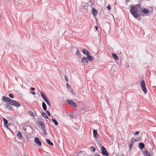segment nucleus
Masks as SVG:
<instances>
[{
  "label": "nucleus",
  "instance_id": "obj_29",
  "mask_svg": "<svg viewBox=\"0 0 156 156\" xmlns=\"http://www.w3.org/2000/svg\"><path fill=\"white\" fill-rule=\"evenodd\" d=\"M90 148H91V151L93 152H94V151H95L96 150V149L94 147L92 146V147H91Z\"/></svg>",
  "mask_w": 156,
  "mask_h": 156
},
{
  "label": "nucleus",
  "instance_id": "obj_23",
  "mask_svg": "<svg viewBox=\"0 0 156 156\" xmlns=\"http://www.w3.org/2000/svg\"><path fill=\"white\" fill-rule=\"evenodd\" d=\"M76 55H78V56L80 57L81 56V54L80 52H79V49L77 48H76Z\"/></svg>",
  "mask_w": 156,
  "mask_h": 156
},
{
  "label": "nucleus",
  "instance_id": "obj_16",
  "mask_svg": "<svg viewBox=\"0 0 156 156\" xmlns=\"http://www.w3.org/2000/svg\"><path fill=\"white\" fill-rule=\"evenodd\" d=\"M143 153L144 156H151V155L147 150H144V151L143 152Z\"/></svg>",
  "mask_w": 156,
  "mask_h": 156
},
{
  "label": "nucleus",
  "instance_id": "obj_9",
  "mask_svg": "<svg viewBox=\"0 0 156 156\" xmlns=\"http://www.w3.org/2000/svg\"><path fill=\"white\" fill-rule=\"evenodd\" d=\"M133 6L134 8L140 9V10H139V12H140L141 10H142V7L140 4H138L135 5Z\"/></svg>",
  "mask_w": 156,
  "mask_h": 156
},
{
  "label": "nucleus",
  "instance_id": "obj_12",
  "mask_svg": "<svg viewBox=\"0 0 156 156\" xmlns=\"http://www.w3.org/2000/svg\"><path fill=\"white\" fill-rule=\"evenodd\" d=\"M140 138L138 137L135 139L132 138L130 141L133 143L135 142L138 141L140 140Z\"/></svg>",
  "mask_w": 156,
  "mask_h": 156
},
{
  "label": "nucleus",
  "instance_id": "obj_28",
  "mask_svg": "<svg viewBox=\"0 0 156 156\" xmlns=\"http://www.w3.org/2000/svg\"><path fill=\"white\" fill-rule=\"evenodd\" d=\"M133 143H132L131 141H130L129 143V149H130L133 147Z\"/></svg>",
  "mask_w": 156,
  "mask_h": 156
},
{
  "label": "nucleus",
  "instance_id": "obj_26",
  "mask_svg": "<svg viewBox=\"0 0 156 156\" xmlns=\"http://www.w3.org/2000/svg\"><path fill=\"white\" fill-rule=\"evenodd\" d=\"M51 120L54 123L55 125L57 126L58 124V122L55 119L53 118H52Z\"/></svg>",
  "mask_w": 156,
  "mask_h": 156
},
{
  "label": "nucleus",
  "instance_id": "obj_30",
  "mask_svg": "<svg viewBox=\"0 0 156 156\" xmlns=\"http://www.w3.org/2000/svg\"><path fill=\"white\" fill-rule=\"evenodd\" d=\"M29 113L30 115L31 116H32V117L34 116V114L33 112H32L31 111H29Z\"/></svg>",
  "mask_w": 156,
  "mask_h": 156
},
{
  "label": "nucleus",
  "instance_id": "obj_41",
  "mask_svg": "<svg viewBox=\"0 0 156 156\" xmlns=\"http://www.w3.org/2000/svg\"><path fill=\"white\" fill-rule=\"evenodd\" d=\"M23 129L25 130V131H26L27 128L26 127H23Z\"/></svg>",
  "mask_w": 156,
  "mask_h": 156
},
{
  "label": "nucleus",
  "instance_id": "obj_36",
  "mask_svg": "<svg viewBox=\"0 0 156 156\" xmlns=\"http://www.w3.org/2000/svg\"><path fill=\"white\" fill-rule=\"evenodd\" d=\"M30 93L34 95L36 94V93L34 91H31L30 92Z\"/></svg>",
  "mask_w": 156,
  "mask_h": 156
},
{
  "label": "nucleus",
  "instance_id": "obj_14",
  "mask_svg": "<svg viewBox=\"0 0 156 156\" xmlns=\"http://www.w3.org/2000/svg\"><path fill=\"white\" fill-rule=\"evenodd\" d=\"M93 136L95 138H97L98 133L96 130L94 129L93 130Z\"/></svg>",
  "mask_w": 156,
  "mask_h": 156
},
{
  "label": "nucleus",
  "instance_id": "obj_39",
  "mask_svg": "<svg viewBox=\"0 0 156 156\" xmlns=\"http://www.w3.org/2000/svg\"><path fill=\"white\" fill-rule=\"evenodd\" d=\"M30 90H35V89L34 87H31L30 88Z\"/></svg>",
  "mask_w": 156,
  "mask_h": 156
},
{
  "label": "nucleus",
  "instance_id": "obj_4",
  "mask_svg": "<svg viewBox=\"0 0 156 156\" xmlns=\"http://www.w3.org/2000/svg\"><path fill=\"white\" fill-rule=\"evenodd\" d=\"M40 94L41 97L43 99L44 101L46 102L49 107H50L51 103L47 97L45 96L44 94L42 92H41Z\"/></svg>",
  "mask_w": 156,
  "mask_h": 156
},
{
  "label": "nucleus",
  "instance_id": "obj_15",
  "mask_svg": "<svg viewBox=\"0 0 156 156\" xmlns=\"http://www.w3.org/2000/svg\"><path fill=\"white\" fill-rule=\"evenodd\" d=\"M81 62L83 63H88V61L87 57L86 58L83 57L81 59Z\"/></svg>",
  "mask_w": 156,
  "mask_h": 156
},
{
  "label": "nucleus",
  "instance_id": "obj_42",
  "mask_svg": "<svg viewBox=\"0 0 156 156\" xmlns=\"http://www.w3.org/2000/svg\"><path fill=\"white\" fill-rule=\"evenodd\" d=\"M69 116L71 117V118H73V116H72V115H71V114H70L69 115Z\"/></svg>",
  "mask_w": 156,
  "mask_h": 156
},
{
  "label": "nucleus",
  "instance_id": "obj_31",
  "mask_svg": "<svg viewBox=\"0 0 156 156\" xmlns=\"http://www.w3.org/2000/svg\"><path fill=\"white\" fill-rule=\"evenodd\" d=\"M9 96L11 98H14L13 95L12 94H9Z\"/></svg>",
  "mask_w": 156,
  "mask_h": 156
},
{
  "label": "nucleus",
  "instance_id": "obj_13",
  "mask_svg": "<svg viewBox=\"0 0 156 156\" xmlns=\"http://www.w3.org/2000/svg\"><path fill=\"white\" fill-rule=\"evenodd\" d=\"M10 105L9 104H7L5 105V108L10 109V110H12L13 109V107L12 106Z\"/></svg>",
  "mask_w": 156,
  "mask_h": 156
},
{
  "label": "nucleus",
  "instance_id": "obj_24",
  "mask_svg": "<svg viewBox=\"0 0 156 156\" xmlns=\"http://www.w3.org/2000/svg\"><path fill=\"white\" fill-rule=\"evenodd\" d=\"M46 141L47 143L49 145H51V146H53V143L50 140L48 139H47L46 140Z\"/></svg>",
  "mask_w": 156,
  "mask_h": 156
},
{
  "label": "nucleus",
  "instance_id": "obj_8",
  "mask_svg": "<svg viewBox=\"0 0 156 156\" xmlns=\"http://www.w3.org/2000/svg\"><path fill=\"white\" fill-rule=\"evenodd\" d=\"M34 142L36 144H37L39 146H41L42 143L39 138L37 137L35 138Z\"/></svg>",
  "mask_w": 156,
  "mask_h": 156
},
{
  "label": "nucleus",
  "instance_id": "obj_33",
  "mask_svg": "<svg viewBox=\"0 0 156 156\" xmlns=\"http://www.w3.org/2000/svg\"><path fill=\"white\" fill-rule=\"evenodd\" d=\"M65 80L66 81V82H68V77L66 76H65Z\"/></svg>",
  "mask_w": 156,
  "mask_h": 156
},
{
  "label": "nucleus",
  "instance_id": "obj_3",
  "mask_svg": "<svg viewBox=\"0 0 156 156\" xmlns=\"http://www.w3.org/2000/svg\"><path fill=\"white\" fill-rule=\"evenodd\" d=\"M37 124L41 126L42 130L43 132V133L45 135H47V134L46 132L45 126L44 123L41 121H39L38 122Z\"/></svg>",
  "mask_w": 156,
  "mask_h": 156
},
{
  "label": "nucleus",
  "instance_id": "obj_10",
  "mask_svg": "<svg viewBox=\"0 0 156 156\" xmlns=\"http://www.w3.org/2000/svg\"><path fill=\"white\" fill-rule=\"evenodd\" d=\"M144 144L142 142L140 143L138 145V147L141 150L144 148Z\"/></svg>",
  "mask_w": 156,
  "mask_h": 156
},
{
  "label": "nucleus",
  "instance_id": "obj_21",
  "mask_svg": "<svg viewBox=\"0 0 156 156\" xmlns=\"http://www.w3.org/2000/svg\"><path fill=\"white\" fill-rule=\"evenodd\" d=\"M41 115L44 117L45 118L47 119H48V116H47V115L45 113H44L43 112L41 111Z\"/></svg>",
  "mask_w": 156,
  "mask_h": 156
},
{
  "label": "nucleus",
  "instance_id": "obj_19",
  "mask_svg": "<svg viewBox=\"0 0 156 156\" xmlns=\"http://www.w3.org/2000/svg\"><path fill=\"white\" fill-rule=\"evenodd\" d=\"M42 107L44 111H46L47 110V106L46 104L44 102H42Z\"/></svg>",
  "mask_w": 156,
  "mask_h": 156
},
{
  "label": "nucleus",
  "instance_id": "obj_7",
  "mask_svg": "<svg viewBox=\"0 0 156 156\" xmlns=\"http://www.w3.org/2000/svg\"><path fill=\"white\" fill-rule=\"evenodd\" d=\"M66 101L67 104L74 106V107L76 108L77 107L76 103L73 102L72 100L67 99Z\"/></svg>",
  "mask_w": 156,
  "mask_h": 156
},
{
  "label": "nucleus",
  "instance_id": "obj_34",
  "mask_svg": "<svg viewBox=\"0 0 156 156\" xmlns=\"http://www.w3.org/2000/svg\"><path fill=\"white\" fill-rule=\"evenodd\" d=\"M107 9L108 10H111V7H110V5L109 4L108 6H107Z\"/></svg>",
  "mask_w": 156,
  "mask_h": 156
},
{
  "label": "nucleus",
  "instance_id": "obj_2",
  "mask_svg": "<svg viewBox=\"0 0 156 156\" xmlns=\"http://www.w3.org/2000/svg\"><path fill=\"white\" fill-rule=\"evenodd\" d=\"M138 9L134 8V6L133 5H131V8L130 10V12L134 18L140 20V19L138 18L140 16V15L138 13V12H139Z\"/></svg>",
  "mask_w": 156,
  "mask_h": 156
},
{
  "label": "nucleus",
  "instance_id": "obj_35",
  "mask_svg": "<svg viewBox=\"0 0 156 156\" xmlns=\"http://www.w3.org/2000/svg\"><path fill=\"white\" fill-rule=\"evenodd\" d=\"M140 132L139 131H136L134 135H137L139 134Z\"/></svg>",
  "mask_w": 156,
  "mask_h": 156
},
{
  "label": "nucleus",
  "instance_id": "obj_45",
  "mask_svg": "<svg viewBox=\"0 0 156 156\" xmlns=\"http://www.w3.org/2000/svg\"><path fill=\"white\" fill-rule=\"evenodd\" d=\"M97 156H101L100 155H98Z\"/></svg>",
  "mask_w": 156,
  "mask_h": 156
},
{
  "label": "nucleus",
  "instance_id": "obj_6",
  "mask_svg": "<svg viewBox=\"0 0 156 156\" xmlns=\"http://www.w3.org/2000/svg\"><path fill=\"white\" fill-rule=\"evenodd\" d=\"M101 153L102 154L105 156H108L109 155V154L106 150L105 147L103 146H102L101 147Z\"/></svg>",
  "mask_w": 156,
  "mask_h": 156
},
{
  "label": "nucleus",
  "instance_id": "obj_20",
  "mask_svg": "<svg viewBox=\"0 0 156 156\" xmlns=\"http://www.w3.org/2000/svg\"><path fill=\"white\" fill-rule=\"evenodd\" d=\"M87 58L89 61H91L94 60L93 57L90 55V54L87 56Z\"/></svg>",
  "mask_w": 156,
  "mask_h": 156
},
{
  "label": "nucleus",
  "instance_id": "obj_44",
  "mask_svg": "<svg viewBox=\"0 0 156 156\" xmlns=\"http://www.w3.org/2000/svg\"><path fill=\"white\" fill-rule=\"evenodd\" d=\"M127 67H129V66H127Z\"/></svg>",
  "mask_w": 156,
  "mask_h": 156
},
{
  "label": "nucleus",
  "instance_id": "obj_5",
  "mask_svg": "<svg viewBox=\"0 0 156 156\" xmlns=\"http://www.w3.org/2000/svg\"><path fill=\"white\" fill-rule=\"evenodd\" d=\"M140 86L142 89L145 94H146L147 93V90L145 84V81L143 80L141 82Z\"/></svg>",
  "mask_w": 156,
  "mask_h": 156
},
{
  "label": "nucleus",
  "instance_id": "obj_25",
  "mask_svg": "<svg viewBox=\"0 0 156 156\" xmlns=\"http://www.w3.org/2000/svg\"><path fill=\"white\" fill-rule=\"evenodd\" d=\"M2 119L4 123V125H7L8 123V122L7 120L4 118H2Z\"/></svg>",
  "mask_w": 156,
  "mask_h": 156
},
{
  "label": "nucleus",
  "instance_id": "obj_38",
  "mask_svg": "<svg viewBox=\"0 0 156 156\" xmlns=\"http://www.w3.org/2000/svg\"><path fill=\"white\" fill-rule=\"evenodd\" d=\"M94 27H95V29L96 30V31H97V30H98V27L97 26H94Z\"/></svg>",
  "mask_w": 156,
  "mask_h": 156
},
{
  "label": "nucleus",
  "instance_id": "obj_17",
  "mask_svg": "<svg viewBox=\"0 0 156 156\" xmlns=\"http://www.w3.org/2000/svg\"><path fill=\"white\" fill-rule=\"evenodd\" d=\"M112 55L114 59L115 60H118V57L117 55L114 53L112 54Z\"/></svg>",
  "mask_w": 156,
  "mask_h": 156
},
{
  "label": "nucleus",
  "instance_id": "obj_32",
  "mask_svg": "<svg viewBox=\"0 0 156 156\" xmlns=\"http://www.w3.org/2000/svg\"><path fill=\"white\" fill-rule=\"evenodd\" d=\"M45 111H46V113L48 114V115L49 116H50V115H51V114H50V112L48 111L47 110H46Z\"/></svg>",
  "mask_w": 156,
  "mask_h": 156
},
{
  "label": "nucleus",
  "instance_id": "obj_11",
  "mask_svg": "<svg viewBox=\"0 0 156 156\" xmlns=\"http://www.w3.org/2000/svg\"><path fill=\"white\" fill-rule=\"evenodd\" d=\"M92 13L94 16H96L98 12L96 9L94 7H92Z\"/></svg>",
  "mask_w": 156,
  "mask_h": 156
},
{
  "label": "nucleus",
  "instance_id": "obj_1",
  "mask_svg": "<svg viewBox=\"0 0 156 156\" xmlns=\"http://www.w3.org/2000/svg\"><path fill=\"white\" fill-rule=\"evenodd\" d=\"M3 101L9 103L11 105L15 106L16 107H19L21 106V105L18 101L10 99L9 98L3 96L2 98Z\"/></svg>",
  "mask_w": 156,
  "mask_h": 156
},
{
  "label": "nucleus",
  "instance_id": "obj_18",
  "mask_svg": "<svg viewBox=\"0 0 156 156\" xmlns=\"http://www.w3.org/2000/svg\"><path fill=\"white\" fill-rule=\"evenodd\" d=\"M82 52L84 54L86 55L87 56L90 54L89 51L85 49H84L83 50Z\"/></svg>",
  "mask_w": 156,
  "mask_h": 156
},
{
  "label": "nucleus",
  "instance_id": "obj_22",
  "mask_svg": "<svg viewBox=\"0 0 156 156\" xmlns=\"http://www.w3.org/2000/svg\"><path fill=\"white\" fill-rule=\"evenodd\" d=\"M142 12L144 13L145 14H147L149 12V11L148 9H146L145 8H144L143 9H142Z\"/></svg>",
  "mask_w": 156,
  "mask_h": 156
},
{
  "label": "nucleus",
  "instance_id": "obj_37",
  "mask_svg": "<svg viewBox=\"0 0 156 156\" xmlns=\"http://www.w3.org/2000/svg\"><path fill=\"white\" fill-rule=\"evenodd\" d=\"M66 86L68 88H70V87H69V85L68 83H66Z\"/></svg>",
  "mask_w": 156,
  "mask_h": 156
},
{
  "label": "nucleus",
  "instance_id": "obj_27",
  "mask_svg": "<svg viewBox=\"0 0 156 156\" xmlns=\"http://www.w3.org/2000/svg\"><path fill=\"white\" fill-rule=\"evenodd\" d=\"M17 135L19 137H20V138H23V137H22V134L20 132V131H18V134H17Z\"/></svg>",
  "mask_w": 156,
  "mask_h": 156
},
{
  "label": "nucleus",
  "instance_id": "obj_40",
  "mask_svg": "<svg viewBox=\"0 0 156 156\" xmlns=\"http://www.w3.org/2000/svg\"><path fill=\"white\" fill-rule=\"evenodd\" d=\"M4 126H5V127L8 128V129H9V127L7 125H7H4Z\"/></svg>",
  "mask_w": 156,
  "mask_h": 156
},
{
  "label": "nucleus",
  "instance_id": "obj_43",
  "mask_svg": "<svg viewBox=\"0 0 156 156\" xmlns=\"http://www.w3.org/2000/svg\"><path fill=\"white\" fill-rule=\"evenodd\" d=\"M146 16H148V14H146Z\"/></svg>",
  "mask_w": 156,
  "mask_h": 156
}]
</instances>
